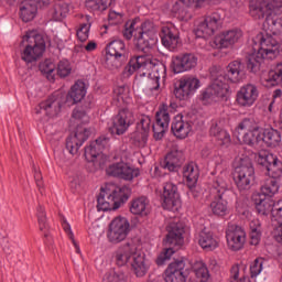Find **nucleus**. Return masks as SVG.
I'll return each mask as SVG.
<instances>
[{"instance_id":"nucleus-20","label":"nucleus","mask_w":282,"mask_h":282,"mask_svg":"<svg viewBox=\"0 0 282 282\" xmlns=\"http://www.w3.org/2000/svg\"><path fill=\"white\" fill-rule=\"evenodd\" d=\"M242 36L243 32L239 29L225 31L215 36L214 41L212 42V47L214 50H226L230 47V45L239 43Z\"/></svg>"},{"instance_id":"nucleus-18","label":"nucleus","mask_w":282,"mask_h":282,"mask_svg":"<svg viewBox=\"0 0 282 282\" xmlns=\"http://www.w3.org/2000/svg\"><path fill=\"white\" fill-rule=\"evenodd\" d=\"M162 199V206L165 210H180L182 207V199H180L177 185L173 184L172 182L164 184Z\"/></svg>"},{"instance_id":"nucleus-15","label":"nucleus","mask_w":282,"mask_h":282,"mask_svg":"<svg viewBox=\"0 0 282 282\" xmlns=\"http://www.w3.org/2000/svg\"><path fill=\"white\" fill-rule=\"evenodd\" d=\"M227 248L234 252L242 250L246 246V230L243 228L229 223L226 229Z\"/></svg>"},{"instance_id":"nucleus-36","label":"nucleus","mask_w":282,"mask_h":282,"mask_svg":"<svg viewBox=\"0 0 282 282\" xmlns=\"http://www.w3.org/2000/svg\"><path fill=\"white\" fill-rule=\"evenodd\" d=\"M281 132L276 129L267 128L262 132L261 142H264L267 147L274 149L281 144Z\"/></svg>"},{"instance_id":"nucleus-19","label":"nucleus","mask_w":282,"mask_h":282,"mask_svg":"<svg viewBox=\"0 0 282 282\" xmlns=\"http://www.w3.org/2000/svg\"><path fill=\"white\" fill-rule=\"evenodd\" d=\"M197 67V56L193 53L180 54L172 57L171 68L174 74H184Z\"/></svg>"},{"instance_id":"nucleus-32","label":"nucleus","mask_w":282,"mask_h":282,"mask_svg":"<svg viewBox=\"0 0 282 282\" xmlns=\"http://www.w3.org/2000/svg\"><path fill=\"white\" fill-rule=\"evenodd\" d=\"M253 202L256 204V210H258L259 215H270V213L272 214L276 204L270 196L261 194H254Z\"/></svg>"},{"instance_id":"nucleus-35","label":"nucleus","mask_w":282,"mask_h":282,"mask_svg":"<svg viewBox=\"0 0 282 282\" xmlns=\"http://www.w3.org/2000/svg\"><path fill=\"white\" fill-rule=\"evenodd\" d=\"M184 228L178 227L177 225H171L167 227V236L165 242L169 246H182L184 243Z\"/></svg>"},{"instance_id":"nucleus-64","label":"nucleus","mask_w":282,"mask_h":282,"mask_svg":"<svg viewBox=\"0 0 282 282\" xmlns=\"http://www.w3.org/2000/svg\"><path fill=\"white\" fill-rule=\"evenodd\" d=\"M97 47H98V44L95 41H90L85 46V50H86V52H95V50H97Z\"/></svg>"},{"instance_id":"nucleus-27","label":"nucleus","mask_w":282,"mask_h":282,"mask_svg":"<svg viewBox=\"0 0 282 282\" xmlns=\"http://www.w3.org/2000/svg\"><path fill=\"white\" fill-rule=\"evenodd\" d=\"M89 138V131L85 128H79L74 134L66 139V149L70 155H76L82 144Z\"/></svg>"},{"instance_id":"nucleus-22","label":"nucleus","mask_w":282,"mask_h":282,"mask_svg":"<svg viewBox=\"0 0 282 282\" xmlns=\"http://www.w3.org/2000/svg\"><path fill=\"white\" fill-rule=\"evenodd\" d=\"M133 122H135V117L131 110L127 108L119 110L118 115L113 119L112 133H116L117 135H124Z\"/></svg>"},{"instance_id":"nucleus-29","label":"nucleus","mask_w":282,"mask_h":282,"mask_svg":"<svg viewBox=\"0 0 282 282\" xmlns=\"http://www.w3.org/2000/svg\"><path fill=\"white\" fill-rule=\"evenodd\" d=\"M260 80L263 87H276L282 83V63L261 74Z\"/></svg>"},{"instance_id":"nucleus-8","label":"nucleus","mask_w":282,"mask_h":282,"mask_svg":"<svg viewBox=\"0 0 282 282\" xmlns=\"http://www.w3.org/2000/svg\"><path fill=\"white\" fill-rule=\"evenodd\" d=\"M226 191H228V183L224 177L218 176L216 181H214L210 188V194L213 195L214 199L209 205L210 212L216 217H226V215L230 214L228 200L224 199V194Z\"/></svg>"},{"instance_id":"nucleus-24","label":"nucleus","mask_w":282,"mask_h":282,"mask_svg":"<svg viewBox=\"0 0 282 282\" xmlns=\"http://www.w3.org/2000/svg\"><path fill=\"white\" fill-rule=\"evenodd\" d=\"M184 268H186V262H184V259L171 262L164 271V281L186 282V275H184Z\"/></svg>"},{"instance_id":"nucleus-9","label":"nucleus","mask_w":282,"mask_h":282,"mask_svg":"<svg viewBox=\"0 0 282 282\" xmlns=\"http://www.w3.org/2000/svg\"><path fill=\"white\" fill-rule=\"evenodd\" d=\"M106 173L112 177H120L126 182H131L140 176V169L131 167L122 160V154H115L113 162L107 167Z\"/></svg>"},{"instance_id":"nucleus-23","label":"nucleus","mask_w":282,"mask_h":282,"mask_svg":"<svg viewBox=\"0 0 282 282\" xmlns=\"http://www.w3.org/2000/svg\"><path fill=\"white\" fill-rule=\"evenodd\" d=\"M259 98V88L254 84H247L237 91L236 102L239 107H252Z\"/></svg>"},{"instance_id":"nucleus-11","label":"nucleus","mask_w":282,"mask_h":282,"mask_svg":"<svg viewBox=\"0 0 282 282\" xmlns=\"http://www.w3.org/2000/svg\"><path fill=\"white\" fill-rule=\"evenodd\" d=\"M131 232V224L124 217H116L109 225L107 234L110 243H122Z\"/></svg>"},{"instance_id":"nucleus-37","label":"nucleus","mask_w":282,"mask_h":282,"mask_svg":"<svg viewBox=\"0 0 282 282\" xmlns=\"http://www.w3.org/2000/svg\"><path fill=\"white\" fill-rule=\"evenodd\" d=\"M261 130H254L252 132H245L242 134H238V140L241 144H247V147H252L253 149H257V147L261 144Z\"/></svg>"},{"instance_id":"nucleus-51","label":"nucleus","mask_w":282,"mask_h":282,"mask_svg":"<svg viewBox=\"0 0 282 282\" xmlns=\"http://www.w3.org/2000/svg\"><path fill=\"white\" fill-rule=\"evenodd\" d=\"M173 254H175V250L173 248H164L155 260L156 265H164L166 261H170Z\"/></svg>"},{"instance_id":"nucleus-50","label":"nucleus","mask_w":282,"mask_h":282,"mask_svg":"<svg viewBox=\"0 0 282 282\" xmlns=\"http://www.w3.org/2000/svg\"><path fill=\"white\" fill-rule=\"evenodd\" d=\"M56 70L61 78H67L72 74V63L67 59H62L58 62Z\"/></svg>"},{"instance_id":"nucleus-39","label":"nucleus","mask_w":282,"mask_h":282,"mask_svg":"<svg viewBox=\"0 0 282 282\" xmlns=\"http://www.w3.org/2000/svg\"><path fill=\"white\" fill-rule=\"evenodd\" d=\"M183 176L186 180L187 186H197L199 180V167L191 162L183 167Z\"/></svg>"},{"instance_id":"nucleus-60","label":"nucleus","mask_w":282,"mask_h":282,"mask_svg":"<svg viewBox=\"0 0 282 282\" xmlns=\"http://www.w3.org/2000/svg\"><path fill=\"white\" fill-rule=\"evenodd\" d=\"M251 246H259L261 241V231H250Z\"/></svg>"},{"instance_id":"nucleus-17","label":"nucleus","mask_w":282,"mask_h":282,"mask_svg":"<svg viewBox=\"0 0 282 282\" xmlns=\"http://www.w3.org/2000/svg\"><path fill=\"white\" fill-rule=\"evenodd\" d=\"M170 122L169 105L162 104L155 113V123L152 127L155 140H162L164 138V134L169 131Z\"/></svg>"},{"instance_id":"nucleus-56","label":"nucleus","mask_w":282,"mask_h":282,"mask_svg":"<svg viewBox=\"0 0 282 282\" xmlns=\"http://www.w3.org/2000/svg\"><path fill=\"white\" fill-rule=\"evenodd\" d=\"M272 217L278 221V224L282 223V199L275 203Z\"/></svg>"},{"instance_id":"nucleus-45","label":"nucleus","mask_w":282,"mask_h":282,"mask_svg":"<svg viewBox=\"0 0 282 282\" xmlns=\"http://www.w3.org/2000/svg\"><path fill=\"white\" fill-rule=\"evenodd\" d=\"M193 271L198 282H213V278H210V271H208L206 263L202 261L196 262L193 267Z\"/></svg>"},{"instance_id":"nucleus-49","label":"nucleus","mask_w":282,"mask_h":282,"mask_svg":"<svg viewBox=\"0 0 282 282\" xmlns=\"http://www.w3.org/2000/svg\"><path fill=\"white\" fill-rule=\"evenodd\" d=\"M62 227L63 230L66 232L67 237L70 239L77 254H80V247L78 246V242L74 239V231H72V226L69 223H67V219L65 217H62Z\"/></svg>"},{"instance_id":"nucleus-30","label":"nucleus","mask_w":282,"mask_h":282,"mask_svg":"<svg viewBox=\"0 0 282 282\" xmlns=\"http://www.w3.org/2000/svg\"><path fill=\"white\" fill-rule=\"evenodd\" d=\"M61 99L56 98V96H51L45 101H42L35 111L36 113H45V116L54 118V116L61 113Z\"/></svg>"},{"instance_id":"nucleus-55","label":"nucleus","mask_w":282,"mask_h":282,"mask_svg":"<svg viewBox=\"0 0 282 282\" xmlns=\"http://www.w3.org/2000/svg\"><path fill=\"white\" fill-rule=\"evenodd\" d=\"M37 221L40 230H47V217L45 216V208L39 207L37 209Z\"/></svg>"},{"instance_id":"nucleus-25","label":"nucleus","mask_w":282,"mask_h":282,"mask_svg":"<svg viewBox=\"0 0 282 282\" xmlns=\"http://www.w3.org/2000/svg\"><path fill=\"white\" fill-rule=\"evenodd\" d=\"M171 129L175 138L178 140H185V138L191 135V131H193V123L186 120L184 115H176L172 121Z\"/></svg>"},{"instance_id":"nucleus-41","label":"nucleus","mask_w":282,"mask_h":282,"mask_svg":"<svg viewBox=\"0 0 282 282\" xmlns=\"http://www.w3.org/2000/svg\"><path fill=\"white\" fill-rule=\"evenodd\" d=\"M85 96H87V88L83 80H77L68 91L67 98H70L73 104L76 105V102H80Z\"/></svg>"},{"instance_id":"nucleus-38","label":"nucleus","mask_w":282,"mask_h":282,"mask_svg":"<svg viewBox=\"0 0 282 282\" xmlns=\"http://www.w3.org/2000/svg\"><path fill=\"white\" fill-rule=\"evenodd\" d=\"M198 243L203 250H215L219 246V241L214 238L213 232L206 229L198 234Z\"/></svg>"},{"instance_id":"nucleus-63","label":"nucleus","mask_w":282,"mask_h":282,"mask_svg":"<svg viewBox=\"0 0 282 282\" xmlns=\"http://www.w3.org/2000/svg\"><path fill=\"white\" fill-rule=\"evenodd\" d=\"M34 180L37 188L40 189L41 193H43L41 191V188H43V175L39 171L34 172Z\"/></svg>"},{"instance_id":"nucleus-10","label":"nucleus","mask_w":282,"mask_h":282,"mask_svg":"<svg viewBox=\"0 0 282 282\" xmlns=\"http://www.w3.org/2000/svg\"><path fill=\"white\" fill-rule=\"evenodd\" d=\"M202 87V82L195 76H184L174 85V96L177 100H188Z\"/></svg>"},{"instance_id":"nucleus-61","label":"nucleus","mask_w":282,"mask_h":282,"mask_svg":"<svg viewBox=\"0 0 282 282\" xmlns=\"http://www.w3.org/2000/svg\"><path fill=\"white\" fill-rule=\"evenodd\" d=\"M188 188H189V191L187 192V195H189V197L197 199V197H199L202 195V192L199 191V188L196 185L188 186Z\"/></svg>"},{"instance_id":"nucleus-44","label":"nucleus","mask_w":282,"mask_h":282,"mask_svg":"<svg viewBox=\"0 0 282 282\" xmlns=\"http://www.w3.org/2000/svg\"><path fill=\"white\" fill-rule=\"evenodd\" d=\"M89 30H91V17L83 15L82 21L79 23V28L77 29V39L82 43L89 39Z\"/></svg>"},{"instance_id":"nucleus-31","label":"nucleus","mask_w":282,"mask_h":282,"mask_svg":"<svg viewBox=\"0 0 282 282\" xmlns=\"http://www.w3.org/2000/svg\"><path fill=\"white\" fill-rule=\"evenodd\" d=\"M130 213L137 217H149L151 215V202L144 196L134 198L130 204Z\"/></svg>"},{"instance_id":"nucleus-1","label":"nucleus","mask_w":282,"mask_h":282,"mask_svg":"<svg viewBox=\"0 0 282 282\" xmlns=\"http://www.w3.org/2000/svg\"><path fill=\"white\" fill-rule=\"evenodd\" d=\"M138 72L137 80L147 77L145 89L152 94H160V82L166 80V66L162 62L149 56H135L129 62V73Z\"/></svg>"},{"instance_id":"nucleus-43","label":"nucleus","mask_w":282,"mask_h":282,"mask_svg":"<svg viewBox=\"0 0 282 282\" xmlns=\"http://www.w3.org/2000/svg\"><path fill=\"white\" fill-rule=\"evenodd\" d=\"M67 14H69V4L65 2H57L50 10V15L53 21H63Z\"/></svg>"},{"instance_id":"nucleus-42","label":"nucleus","mask_w":282,"mask_h":282,"mask_svg":"<svg viewBox=\"0 0 282 282\" xmlns=\"http://www.w3.org/2000/svg\"><path fill=\"white\" fill-rule=\"evenodd\" d=\"M261 128L253 118H245L236 128L237 135L259 131Z\"/></svg>"},{"instance_id":"nucleus-62","label":"nucleus","mask_w":282,"mask_h":282,"mask_svg":"<svg viewBox=\"0 0 282 282\" xmlns=\"http://www.w3.org/2000/svg\"><path fill=\"white\" fill-rule=\"evenodd\" d=\"M250 232L261 231V221L259 219H253L249 224Z\"/></svg>"},{"instance_id":"nucleus-57","label":"nucleus","mask_w":282,"mask_h":282,"mask_svg":"<svg viewBox=\"0 0 282 282\" xmlns=\"http://www.w3.org/2000/svg\"><path fill=\"white\" fill-rule=\"evenodd\" d=\"M123 14L116 11H110L108 14L109 23L112 25H118V23H122Z\"/></svg>"},{"instance_id":"nucleus-53","label":"nucleus","mask_w":282,"mask_h":282,"mask_svg":"<svg viewBox=\"0 0 282 282\" xmlns=\"http://www.w3.org/2000/svg\"><path fill=\"white\" fill-rule=\"evenodd\" d=\"M102 282H127V276L122 272L106 273Z\"/></svg>"},{"instance_id":"nucleus-52","label":"nucleus","mask_w":282,"mask_h":282,"mask_svg":"<svg viewBox=\"0 0 282 282\" xmlns=\"http://www.w3.org/2000/svg\"><path fill=\"white\" fill-rule=\"evenodd\" d=\"M263 272V258H257L250 265L251 279H257Z\"/></svg>"},{"instance_id":"nucleus-2","label":"nucleus","mask_w":282,"mask_h":282,"mask_svg":"<svg viewBox=\"0 0 282 282\" xmlns=\"http://www.w3.org/2000/svg\"><path fill=\"white\" fill-rule=\"evenodd\" d=\"M246 76L243 64L239 61H234L228 64L226 75L218 76L205 90L200 94L203 105H213L219 102L221 98H226L230 86L228 83H241ZM227 80L228 83L224 82Z\"/></svg>"},{"instance_id":"nucleus-6","label":"nucleus","mask_w":282,"mask_h":282,"mask_svg":"<svg viewBox=\"0 0 282 282\" xmlns=\"http://www.w3.org/2000/svg\"><path fill=\"white\" fill-rule=\"evenodd\" d=\"M234 181L238 189L249 191L254 182V167L248 155H238L235 159Z\"/></svg>"},{"instance_id":"nucleus-21","label":"nucleus","mask_w":282,"mask_h":282,"mask_svg":"<svg viewBox=\"0 0 282 282\" xmlns=\"http://www.w3.org/2000/svg\"><path fill=\"white\" fill-rule=\"evenodd\" d=\"M258 162L265 166L269 175L273 180H278L282 175V162L272 153L260 152L258 154Z\"/></svg>"},{"instance_id":"nucleus-7","label":"nucleus","mask_w":282,"mask_h":282,"mask_svg":"<svg viewBox=\"0 0 282 282\" xmlns=\"http://www.w3.org/2000/svg\"><path fill=\"white\" fill-rule=\"evenodd\" d=\"M24 48L21 58L24 63H36L45 52V39L36 31H29L23 36Z\"/></svg>"},{"instance_id":"nucleus-48","label":"nucleus","mask_w":282,"mask_h":282,"mask_svg":"<svg viewBox=\"0 0 282 282\" xmlns=\"http://www.w3.org/2000/svg\"><path fill=\"white\" fill-rule=\"evenodd\" d=\"M40 69L42 74H45L47 80H50L51 83H54L55 80L54 70L56 69V66L54 65V63L50 61H45L40 65Z\"/></svg>"},{"instance_id":"nucleus-34","label":"nucleus","mask_w":282,"mask_h":282,"mask_svg":"<svg viewBox=\"0 0 282 282\" xmlns=\"http://www.w3.org/2000/svg\"><path fill=\"white\" fill-rule=\"evenodd\" d=\"M39 6L36 4V0H24L20 4V18L24 23H30V21H34Z\"/></svg>"},{"instance_id":"nucleus-4","label":"nucleus","mask_w":282,"mask_h":282,"mask_svg":"<svg viewBox=\"0 0 282 282\" xmlns=\"http://www.w3.org/2000/svg\"><path fill=\"white\" fill-rule=\"evenodd\" d=\"M138 23L139 22L135 20L127 22L123 36L128 40L134 36L135 46L138 50L144 52V50H149L152 45L158 43V37L151 21H145L141 24Z\"/></svg>"},{"instance_id":"nucleus-54","label":"nucleus","mask_w":282,"mask_h":282,"mask_svg":"<svg viewBox=\"0 0 282 282\" xmlns=\"http://www.w3.org/2000/svg\"><path fill=\"white\" fill-rule=\"evenodd\" d=\"M73 118L74 120H77V122H82V124L89 122V116H87V113L80 108L73 110Z\"/></svg>"},{"instance_id":"nucleus-3","label":"nucleus","mask_w":282,"mask_h":282,"mask_svg":"<svg viewBox=\"0 0 282 282\" xmlns=\"http://www.w3.org/2000/svg\"><path fill=\"white\" fill-rule=\"evenodd\" d=\"M112 259L119 268L129 264L135 276H144L149 272V262L144 253L140 250V245L133 240L118 247L113 252Z\"/></svg>"},{"instance_id":"nucleus-13","label":"nucleus","mask_w":282,"mask_h":282,"mask_svg":"<svg viewBox=\"0 0 282 282\" xmlns=\"http://www.w3.org/2000/svg\"><path fill=\"white\" fill-rule=\"evenodd\" d=\"M127 46L122 40H113L106 47L107 65L111 69H118L122 66V58L126 57Z\"/></svg>"},{"instance_id":"nucleus-16","label":"nucleus","mask_w":282,"mask_h":282,"mask_svg":"<svg viewBox=\"0 0 282 282\" xmlns=\"http://www.w3.org/2000/svg\"><path fill=\"white\" fill-rule=\"evenodd\" d=\"M149 133H151V117L143 116L137 123V129L131 134L130 140L139 149H144L149 142Z\"/></svg>"},{"instance_id":"nucleus-59","label":"nucleus","mask_w":282,"mask_h":282,"mask_svg":"<svg viewBox=\"0 0 282 282\" xmlns=\"http://www.w3.org/2000/svg\"><path fill=\"white\" fill-rule=\"evenodd\" d=\"M273 237L278 243H282V223H278V226L273 230Z\"/></svg>"},{"instance_id":"nucleus-47","label":"nucleus","mask_w":282,"mask_h":282,"mask_svg":"<svg viewBox=\"0 0 282 282\" xmlns=\"http://www.w3.org/2000/svg\"><path fill=\"white\" fill-rule=\"evenodd\" d=\"M279 193V182L276 178H269L265 181L264 185L261 187V192L258 195H264V197H274Z\"/></svg>"},{"instance_id":"nucleus-26","label":"nucleus","mask_w":282,"mask_h":282,"mask_svg":"<svg viewBox=\"0 0 282 282\" xmlns=\"http://www.w3.org/2000/svg\"><path fill=\"white\" fill-rule=\"evenodd\" d=\"M162 45L170 51L177 50L180 46V31L173 25H165L161 33Z\"/></svg>"},{"instance_id":"nucleus-12","label":"nucleus","mask_w":282,"mask_h":282,"mask_svg":"<svg viewBox=\"0 0 282 282\" xmlns=\"http://www.w3.org/2000/svg\"><path fill=\"white\" fill-rule=\"evenodd\" d=\"M107 147H109V138L99 137L85 148V159L87 162H97L99 166H102L107 162V155H104L102 150Z\"/></svg>"},{"instance_id":"nucleus-5","label":"nucleus","mask_w":282,"mask_h":282,"mask_svg":"<svg viewBox=\"0 0 282 282\" xmlns=\"http://www.w3.org/2000/svg\"><path fill=\"white\" fill-rule=\"evenodd\" d=\"M131 191L127 186H118L113 183H107L97 198L98 210H118L129 199Z\"/></svg>"},{"instance_id":"nucleus-46","label":"nucleus","mask_w":282,"mask_h":282,"mask_svg":"<svg viewBox=\"0 0 282 282\" xmlns=\"http://www.w3.org/2000/svg\"><path fill=\"white\" fill-rule=\"evenodd\" d=\"M116 0H86V8L90 12H105Z\"/></svg>"},{"instance_id":"nucleus-28","label":"nucleus","mask_w":282,"mask_h":282,"mask_svg":"<svg viewBox=\"0 0 282 282\" xmlns=\"http://www.w3.org/2000/svg\"><path fill=\"white\" fill-rule=\"evenodd\" d=\"M209 135L214 138L218 147H230V142H232L230 133L224 129V123H221V121H214L212 123Z\"/></svg>"},{"instance_id":"nucleus-33","label":"nucleus","mask_w":282,"mask_h":282,"mask_svg":"<svg viewBox=\"0 0 282 282\" xmlns=\"http://www.w3.org/2000/svg\"><path fill=\"white\" fill-rule=\"evenodd\" d=\"M112 102L116 107L131 105V89L128 86H116L112 90Z\"/></svg>"},{"instance_id":"nucleus-40","label":"nucleus","mask_w":282,"mask_h":282,"mask_svg":"<svg viewBox=\"0 0 282 282\" xmlns=\"http://www.w3.org/2000/svg\"><path fill=\"white\" fill-rule=\"evenodd\" d=\"M182 160V151L172 150L169 152L163 162V169L167 171H177Z\"/></svg>"},{"instance_id":"nucleus-14","label":"nucleus","mask_w":282,"mask_h":282,"mask_svg":"<svg viewBox=\"0 0 282 282\" xmlns=\"http://www.w3.org/2000/svg\"><path fill=\"white\" fill-rule=\"evenodd\" d=\"M223 23L221 14L212 13L205 17V19L197 25L195 31L196 36L198 39H208L221 28Z\"/></svg>"},{"instance_id":"nucleus-58","label":"nucleus","mask_w":282,"mask_h":282,"mask_svg":"<svg viewBox=\"0 0 282 282\" xmlns=\"http://www.w3.org/2000/svg\"><path fill=\"white\" fill-rule=\"evenodd\" d=\"M241 270H243V267L239 264H234L230 270V279L234 281H239V275L241 274Z\"/></svg>"}]
</instances>
